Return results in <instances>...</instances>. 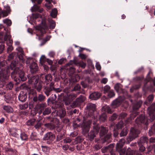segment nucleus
Masks as SVG:
<instances>
[{
  "instance_id": "obj_15",
  "label": "nucleus",
  "mask_w": 155,
  "mask_h": 155,
  "mask_svg": "<svg viewBox=\"0 0 155 155\" xmlns=\"http://www.w3.org/2000/svg\"><path fill=\"white\" fill-rule=\"evenodd\" d=\"M30 69L31 73H34L38 70L37 64L35 62L32 63L30 65Z\"/></svg>"
},
{
  "instance_id": "obj_27",
  "label": "nucleus",
  "mask_w": 155,
  "mask_h": 155,
  "mask_svg": "<svg viewBox=\"0 0 155 155\" xmlns=\"http://www.w3.org/2000/svg\"><path fill=\"white\" fill-rule=\"evenodd\" d=\"M36 120L35 119L33 118L28 120L26 122V124L27 125L32 126L34 124Z\"/></svg>"
},
{
  "instance_id": "obj_35",
  "label": "nucleus",
  "mask_w": 155,
  "mask_h": 155,
  "mask_svg": "<svg viewBox=\"0 0 155 155\" xmlns=\"http://www.w3.org/2000/svg\"><path fill=\"white\" fill-rule=\"evenodd\" d=\"M142 104L141 101H139L136 104L134 105L133 108L134 109H137L140 108Z\"/></svg>"
},
{
  "instance_id": "obj_17",
  "label": "nucleus",
  "mask_w": 155,
  "mask_h": 155,
  "mask_svg": "<svg viewBox=\"0 0 155 155\" xmlns=\"http://www.w3.org/2000/svg\"><path fill=\"white\" fill-rule=\"evenodd\" d=\"M40 62L42 64H43L45 61H47L49 65H51L52 64V61L49 59H46L45 56H42L40 59Z\"/></svg>"
},
{
  "instance_id": "obj_46",
  "label": "nucleus",
  "mask_w": 155,
  "mask_h": 155,
  "mask_svg": "<svg viewBox=\"0 0 155 155\" xmlns=\"http://www.w3.org/2000/svg\"><path fill=\"white\" fill-rule=\"evenodd\" d=\"M127 129H123L122 130L120 133V136H126L127 133Z\"/></svg>"
},
{
  "instance_id": "obj_58",
  "label": "nucleus",
  "mask_w": 155,
  "mask_h": 155,
  "mask_svg": "<svg viewBox=\"0 0 155 155\" xmlns=\"http://www.w3.org/2000/svg\"><path fill=\"white\" fill-rule=\"evenodd\" d=\"M17 50L21 54H23V51L22 48L20 47H18L16 48Z\"/></svg>"
},
{
  "instance_id": "obj_57",
  "label": "nucleus",
  "mask_w": 155,
  "mask_h": 155,
  "mask_svg": "<svg viewBox=\"0 0 155 155\" xmlns=\"http://www.w3.org/2000/svg\"><path fill=\"white\" fill-rule=\"evenodd\" d=\"M63 138V135L62 134H59L57 136L56 139V141H59Z\"/></svg>"
},
{
  "instance_id": "obj_8",
  "label": "nucleus",
  "mask_w": 155,
  "mask_h": 155,
  "mask_svg": "<svg viewBox=\"0 0 155 155\" xmlns=\"http://www.w3.org/2000/svg\"><path fill=\"white\" fill-rule=\"evenodd\" d=\"M48 28V26L45 23V20L42 21L41 25L37 26L36 27V30L40 31L41 34H43L45 32V30Z\"/></svg>"
},
{
  "instance_id": "obj_25",
  "label": "nucleus",
  "mask_w": 155,
  "mask_h": 155,
  "mask_svg": "<svg viewBox=\"0 0 155 155\" xmlns=\"http://www.w3.org/2000/svg\"><path fill=\"white\" fill-rule=\"evenodd\" d=\"M114 88L117 92H119L120 91H121L122 92H124L123 90L121 87L120 84L119 83L116 84L114 86Z\"/></svg>"
},
{
  "instance_id": "obj_28",
  "label": "nucleus",
  "mask_w": 155,
  "mask_h": 155,
  "mask_svg": "<svg viewBox=\"0 0 155 155\" xmlns=\"http://www.w3.org/2000/svg\"><path fill=\"white\" fill-rule=\"evenodd\" d=\"M50 25V28L51 29H53L54 28L55 26V23L52 20L49 19L48 20Z\"/></svg>"
},
{
  "instance_id": "obj_2",
  "label": "nucleus",
  "mask_w": 155,
  "mask_h": 155,
  "mask_svg": "<svg viewBox=\"0 0 155 155\" xmlns=\"http://www.w3.org/2000/svg\"><path fill=\"white\" fill-rule=\"evenodd\" d=\"M39 77L38 76H31L28 78V82L29 84H31L33 87L37 90L38 92H40L42 87V83L38 82Z\"/></svg>"
},
{
  "instance_id": "obj_31",
  "label": "nucleus",
  "mask_w": 155,
  "mask_h": 155,
  "mask_svg": "<svg viewBox=\"0 0 155 155\" xmlns=\"http://www.w3.org/2000/svg\"><path fill=\"white\" fill-rule=\"evenodd\" d=\"M107 115L106 113H103L100 116L99 120L101 121H104L106 119Z\"/></svg>"
},
{
  "instance_id": "obj_29",
  "label": "nucleus",
  "mask_w": 155,
  "mask_h": 155,
  "mask_svg": "<svg viewBox=\"0 0 155 155\" xmlns=\"http://www.w3.org/2000/svg\"><path fill=\"white\" fill-rule=\"evenodd\" d=\"M57 11L56 8L53 9L51 11L50 13L51 16L53 18H55L57 15Z\"/></svg>"
},
{
  "instance_id": "obj_26",
  "label": "nucleus",
  "mask_w": 155,
  "mask_h": 155,
  "mask_svg": "<svg viewBox=\"0 0 155 155\" xmlns=\"http://www.w3.org/2000/svg\"><path fill=\"white\" fill-rule=\"evenodd\" d=\"M154 134H155V123L151 127V129L149 130V135L151 136Z\"/></svg>"
},
{
  "instance_id": "obj_61",
  "label": "nucleus",
  "mask_w": 155,
  "mask_h": 155,
  "mask_svg": "<svg viewBox=\"0 0 155 155\" xmlns=\"http://www.w3.org/2000/svg\"><path fill=\"white\" fill-rule=\"evenodd\" d=\"M105 108L106 109V110L107 111L108 113H111L112 112V111L111 110V109L109 106H106L105 107Z\"/></svg>"
},
{
  "instance_id": "obj_21",
  "label": "nucleus",
  "mask_w": 155,
  "mask_h": 155,
  "mask_svg": "<svg viewBox=\"0 0 155 155\" xmlns=\"http://www.w3.org/2000/svg\"><path fill=\"white\" fill-rule=\"evenodd\" d=\"M148 139L147 136H143L141 137L140 140L138 141V143L139 145L141 144L142 143H147Z\"/></svg>"
},
{
  "instance_id": "obj_43",
  "label": "nucleus",
  "mask_w": 155,
  "mask_h": 155,
  "mask_svg": "<svg viewBox=\"0 0 155 155\" xmlns=\"http://www.w3.org/2000/svg\"><path fill=\"white\" fill-rule=\"evenodd\" d=\"M124 125L123 121H120L117 124H116V127L117 129H120Z\"/></svg>"
},
{
  "instance_id": "obj_22",
  "label": "nucleus",
  "mask_w": 155,
  "mask_h": 155,
  "mask_svg": "<svg viewBox=\"0 0 155 155\" xmlns=\"http://www.w3.org/2000/svg\"><path fill=\"white\" fill-rule=\"evenodd\" d=\"M5 101L7 103H12L13 101V98L10 95H6L5 96Z\"/></svg>"
},
{
  "instance_id": "obj_13",
  "label": "nucleus",
  "mask_w": 155,
  "mask_h": 155,
  "mask_svg": "<svg viewBox=\"0 0 155 155\" xmlns=\"http://www.w3.org/2000/svg\"><path fill=\"white\" fill-rule=\"evenodd\" d=\"M101 94L98 92H95L92 93L89 96V98L93 100H96L100 98Z\"/></svg>"
},
{
  "instance_id": "obj_38",
  "label": "nucleus",
  "mask_w": 155,
  "mask_h": 155,
  "mask_svg": "<svg viewBox=\"0 0 155 155\" xmlns=\"http://www.w3.org/2000/svg\"><path fill=\"white\" fill-rule=\"evenodd\" d=\"M36 122L37 123L35 125L34 127L36 129H38L41 127L43 124L41 122H40L38 120H37Z\"/></svg>"
},
{
  "instance_id": "obj_37",
  "label": "nucleus",
  "mask_w": 155,
  "mask_h": 155,
  "mask_svg": "<svg viewBox=\"0 0 155 155\" xmlns=\"http://www.w3.org/2000/svg\"><path fill=\"white\" fill-rule=\"evenodd\" d=\"M28 106V103H26L22 104H20L19 107L21 110H25L27 109Z\"/></svg>"
},
{
  "instance_id": "obj_55",
  "label": "nucleus",
  "mask_w": 155,
  "mask_h": 155,
  "mask_svg": "<svg viewBox=\"0 0 155 155\" xmlns=\"http://www.w3.org/2000/svg\"><path fill=\"white\" fill-rule=\"evenodd\" d=\"M45 5L48 10L50 9L51 8L52 6L51 4L50 3H46L45 4Z\"/></svg>"
},
{
  "instance_id": "obj_34",
  "label": "nucleus",
  "mask_w": 155,
  "mask_h": 155,
  "mask_svg": "<svg viewBox=\"0 0 155 155\" xmlns=\"http://www.w3.org/2000/svg\"><path fill=\"white\" fill-rule=\"evenodd\" d=\"M74 63L75 64H78V65L83 68H84L86 66V63H84L82 61H80L78 63H77L76 62H75V61H74Z\"/></svg>"
},
{
  "instance_id": "obj_60",
  "label": "nucleus",
  "mask_w": 155,
  "mask_h": 155,
  "mask_svg": "<svg viewBox=\"0 0 155 155\" xmlns=\"http://www.w3.org/2000/svg\"><path fill=\"white\" fill-rule=\"evenodd\" d=\"M127 116V114L125 113H123L119 115V118L121 119H122L124 118Z\"/></svg>"
},
{
  "instance_id": "obj_64",
  "label": "nucleus",
  "mask_w": 155,
  "mask_h": 155,
  "mask_svg": "<svg viewBox=\"0 0 155 155\" xmlns=\"http://www.w3.org/2000/svg\"><path fill=\"white\" fill-rule=\"evenodd\" d=\"M33 17L35 19L39 18L40 17V15L38 13H35L32 14Z\"/></svg>"
},
{
  "instance_id": "obj_3",
  "label": "nucleus",
  "mask_w": 155,
  "mask_h": 155,
  "mask_svg": "<svg viewBox=\"0 0 155 155\" xmlns=\"http://www.w3.org/2000/svg\"><path fill=\"white\" fill-rule=\"evenodd\" d=\"M155 103H153L148 108V112L150 121H153L155 119Z\"/></svg>"
},
{
  "instance_id": "obj_54",
  "label": "nucleus",
  "mask_w": 155,
  "mask_h": 155,
  "mask_svg": "<svg viewBox=\"0 0 155 155\" xmlns=\"http://www.w3.org/2000/svg\"><path fill=\"white\" fill-rule=\"evenodd\" d=\"M51 38V37L50 36H47L46 37V38H45V41H44V43H41L40 44V45L42 46L43 45H44L47 41H48Z\"/></svg>"
},
{
  "instance_id": "obj_47",
  "label": "nucleus",
  "mask_w": 155,
  "mask_h": 155,
  "mask_svg": "<svg viewBox=\"0 0 155 155\" xmlns=\"http://www.w3.org/2000/svg\"><path fill=\"white\" fill-rule=\"evenodd\" d=\"M125 155H133V151L130 148H128L126 151Z\"/></svg>"
},
{
  "instance_id": "obj_7",
  "label": "nucleus",
  "mask_w": 155,
  "mask_h": 155,
  "mask_svg": "<svg viewBox=\"0 0 155 155\" xmlns=\"http://www.w3.org/2000/svg\"><path fill=\"white\" fill-rule=\"evenodd\" d=\"M55 135L51 132H49L45 134L43 138V140H47V143L48 144L52 142L55 138Z\"/></svg>"
},
{
  "instance_id": "obj_39",
  "label": "nucleus",
  "mask_w": 155,
  "mask_h": 155,
  "mask_svg": "<svg viewBox=\"0 0 155 155\" xmlns=\"http://www.w3.org/2000/svg\"><path fill=\"white\" fill-rule=\"evenodd\" d=\"M107 96L109 98H111L115 96V94L113 90H110L107 93Z\"/></svg>"
},
{
  "instance_id": "obj_50",
  "label": "nucleus",
  "mask_w": 155,
  "mask_h": 155,
  "mask_svg": "<svg viewBox=\"0 0 155 155\" xmlns=\"http://www.w3.org/2000/svg\"><path fill=\"white\" fill-rule=\"evenodd\" d=\"M39 6L37 5H34L32 7V10L33 11H37L39 9Z\"/></svg>"
},
{
  "instance_id": "obj_5",
  "label": "nucleus",
  "mask_w": 155,
  "mask_h": 155,
  "mask_svg": "<svg viewBox=\"0 0 155 155\" xmlns=\"http://www.w3.org/2000/svg\"><path fill=\"white\" fill-rule=\"evenodd\" d=\"M93 131H91L88 135V138L91 140H92L95 137V133H98L99 131L100 127L98 125L93 124Z\"/></svg>"
},
{
  "instance_id": "obj_16",
  "label": "nucleus",
  "mask_w": 155,
  "mask_h": 155,
  "mask_svg": "<svg viewBox=\"0 0 155 155\" xmlns=\"http://www.w3.org/2000/svg\"><path fill=\"white\" fill-rule=\"evenodd\" d=\"M86 107L87 109L91 113L93 112L96 110L95 105L91 103L88 104Z\"/></svg>"
},
{
  "instance_id": "obj_32",
  "label": "nucleus",
  "mask_w": 155,
  "mask_h": 155,
  "mask_svg": "<svg viewBox=\"0 0 155 155\" xmlns=\"http://www.w3.org/2000/svg\"><path fill=\"white\" fill-rule=\"evenodd\" d=\"M66 114L65 110L64 109H61L60 110L58 114H59L60 116L61 117H64L65 115Z\"/></svg>"
},
{
  "instance_id": "obj_12",
  "label": "nucleus",
  "mask_w": 155,
  "mask_h": 155,
  "mask_svg": "<svg viewBox=\"0 0 155 155\" xmlns=\"http://www.w3.org/2000/svg\"><path fill=\"white\" fill-rule=\"evenodd\" d=\"M45 97L42 94H39L38 97L35 96L34 97L33 100L34 101L36 102L38 101L41 102L44 101Z\"/></svg>"
},
{
  "instance_id": "obj_52",
  "label": "nucleus",
  "mask_w": 155,
  "mask_h": 155,
  "mask_svg": "<svg viewBox=\"0 0 155 155\" xmlns=\"http://www.w3.org/2000/svg\"><path fill=\"white\" fill-rule=\"evenodd\" d=\"M18 64V61H15L11 63V68L15 67L17 66L16 64Z\"/></svg>"
},
{
  "instance_id": "obj_20",
  "label": "nucleus",
  "mask_w": 155,
  "mask_h": 155,
  "mask_svg": "<svg viewBox=\"0 0 155 155\" xmlns=\"http://www.w3.org/2000/svg\"><path fill=\"white\" fill-rule=\"evenodd\" d=\"M125 142V140L123 139H121L117 143L116 145V149L117 150H119L121 148L124 144Z\"/></svg>"
},
{
  "instance_id": "obj_10",
  "label": "nucleus",
  "mask_w": 155,
  "mask_h": 155,
  "mask_svg": "<svg viewBox=\"0 0 155 155\" xmlns=\"http://www.w3.org/2000/svg\"><path fill=\"white\" fill-rule=\"evenodd\" d=\"M124 100V97L120 96L113 101L111 104V106L113 108H116L120 105L121 102Z\"/></svg>"
},
{
  "instance_id": "obj_4",
  "label": "nucleus",
  "mask_w": 155,
  "mask_h": 155,
  "mask_svg": "<svg viewBox=\"0 0 155 155\" xmlns=\"http://www.w3.org/2000/svg\"><path fill=\"white\" fill-rule=\"evenodd\" d=\"M129 136L128 138V140L129 139L130 141H132L137 137L140 132L139 130L133 127L131 128Z\"/></svg>"
},
{
  "instance_id": "obj_63",
  "label": "nucleus",
  "mask_w": 155,
  "mask_h": 155,
  "mask_svg": "<svg viewBox=\"0 0 155 155\" xmlns=\"http://www.w3.org/2000/svg\"><path fill=\"white\" fill-rule=\"evenodd\" d=\"M96 67L97 70L100 71L101 68V67L100 64L98 62L96 63Z\"/></svg>"
},
{
  "instance_id": "obj_6",
  "label": "nucleus",
  "mask_w": 155,
  "mask_h": 155,
  "mask_svg": "<svg viewBox=\"0 0 155 155\" xmlns=\"http://www.w3.org/2000/svg\"><path fill=\"white\" fill-rule=\"evenodd\" d=\"M10 71L8 68L2 69L0 71V78L2 80L8 79Z\"/></svg>"
},
{
  "instance_id": "obj_18",
  "label": "nucleus",
  "mask_w": 155,
  "mask_h": 155,
  "mask_svg": "<svg viewBox=\"0 0 155 155\" xmlns=\"http://www.w3.org/2000/svg\"><path fill=\"white\" fill-rule=\"evenodd\" d=\"M145 120V116L143 115L140 116L135 120V122L137 124H140L141 123H144Z\"/></svg>"
},
{
  "instance_id": "obj_51",
  "label": "nucleus",
  "mask_w": 155,
  "mask_h": 155,
  "mask_svg": "<svg viewBox=\"0 0 155 155\" xmlns=\"http://www.w3.org/2000/svg\"><path fill=\"white\" fill-rule=\"evenodd\" d=\"M72 140V139L68 137H66L64 140V143H70Z\"/></svg>"
},
{
  "instance_id": "obj_49",
  "label": "nucleus",
  "mask_w": 155,
  "mask_h": 155,
  "mask_svg": "<svg viewBox=\"0 0 155 155\" xmlns=\"http://www.w3.org/2000/svg\"><path fill=\"white\" fill-rule=\"evenodd\" d=\"M110 87L108 85H106L104 88V93L106 94L110 91Z\"/></svg>"
},
{
  "instance_id": "obj_45",
  "label": "nucleus",
  "mask_w": 155,
  "mask_h": 155,
  "mask_svg": "<svg viewBox=\"0 0 155 155\" xmlns=\"http://www.w3.org/2000/svg\"><path fill=\"white\" fill-rule=\"evenodd\" d=\"M13 84L11 82H10L6 86V88L7 90H10L13 87Z\"/></svg>"
},
{
  "instance_id": "obj_40",
  "label": "nucleus",
  "mask_w": 155,
  "mask_h": 155,
  "mask_svg": "<svg viewBox=\"0 0 155 155\" xmlns=\"http://www.w3.org/2000/svg\"><path fill=\"white\" fill-rule=\"evenodd\" d=\"M30 138L32 140L37 139V133L35 132H33L32 133L31 135Z\"/></svg>"
},
{
  "instance_id": "obj_33",
  "label": "nucleus",
  "mask_w": 155,
  "mask_h": 155,
  "mask_svg": "<svg viewBox=\"0 0 155 155\" xmlns=\"http://www.w3.org/2000/svg\"><path fill=\"white\" fill-rule=\"evenodd\" d=\"M51 112V110L50 107H47L43 111V114L44 115H48L50 114Z\"/></svg>"
},
{
  "instance_id": "obj_11",
  "label": "nucleus",
  "mask_w": 155,
  "mask_h": 155,
  "mask_svg": "<svg viewBox=\"0 0 155 155\" xmlns=\"http://www.w3.org/2000/svg\"><path fill=\"white\" fill-rule=\"evenodd\" d=\"M11 12V10L9 6H5L4 9L3 10H2V17H4L7 16L10 14Z\"/></svg>"
},
{
  "instance_id": "obj_23",
  "label": "nucleus",
  "mask_w": 155,
  "mask_h": 155,
  "mask_svg": "<svg viewBox=\"0 0 155 155\" xmlns=\"http://www.w3.org/2000/svg\"><path fill=\"white\" fill-rule=\"evenodd\" d=\"M45 79L46 84H48L51 81L52 79V77L51 74H48L45 76Z\"/></svg>"
},
{
  "instance_id": "obj_41",
  "label": "nucleus",
  "mask_w": 155,
  "mask_h": 155,
  "mask_svg": "<svg viewBox=\"0 0 155 155\" xmlns=\"http://www.w3.org/2000/svg\"><path fill=\"white\" fill-rule=\"evenodd\" d=\"M3 22L6 24L8 26H10L12 25V21L11 20L6 19L3 21Z\"/></svg>"
},
{
  "instance_id": "obj_56",
  "label": "nucleus",
  "mask_w": 155,
  "mask_h": 155,
  "mask_svg": "<svg viewBox=\"0 0 155 155\" xmlns=\"http://www.w3.org/2000/svg\"><path fill=\"white\" fill-rule=\"evenodd\" d=\"M149 102L152 101L153 99V95H150L147 98Z\"/></svg>"
},
{
  "instance_id": "obj_44",
  "label": "nucleus",
  "mask_w": 155,
  "mask_h": 155,
  "mask_svg": "<svg viewBox=\"0 0 155 155\" xmlns=\"http://www.w3.org/2000/svg\"><path fill=\"white\" fill-rule=\"evenodd\" d=\"M20 137L22 140H26L28 138L27 135L24 133H23L21 134Z\"/></svg>"
},
{
  "instance_id": "obj_30",
  "label": "nucleus",
  "mask_w": 155,
  "mask_h": 155,
  "mask_svg": "<svg viewBox=\"0 0 155 155\" xmlns=\"http://www.w3.org/2000/svg\"><path fill=\"white\" fill-rule=\"evenodd\" d=\"M107 132V130L103 127H101L100 132V134L101 136L104 135Z\"/></svg>"
},
{
  "instance_id": "obj_53",
  "label": "nucleus",
  "mask_w": 155,
  "mask_h": 155,
  "mask_svg": "<svg viewBox=\"0 0 155 155\" xmlns=\"http://www.w3.org/2000/svg\"><path fill=\"white\" fill-rule=\"evenodd\" d=\"M126 149H123L120 150V149L118 150H120V155H125V153L126 151Z\"/></svg>"
},
{
  "instance_id": "obj_24",
  "label": "nucleus",
  "mask_w": 155,
  "mask_h": 155,
  "mask_svg": "<svg viewBox=\"0 0 155 155\" xmlns=\"http://www.w3.org/2000/svg\"><path fill=\"white\" fill-rule=\"evenodd\" d=\"M3 108L7 113H11L13 110L12 108L9 106H4Z\"/></svg>"
},
{
  "instance_id": "obj_42",
  "label": "nucleus",
  "mask_w": 155,
  "mask_h": 155,
  "mask_svg": "<svg viewBox=\"0 0 155 155\" xmlns=\"http://www.w3.org/2000/svg\"><path fill=\"white\" fill-rule=\"evenodd\" d=\"M63 105L64 104L62 103L59 102L56 103L55 107L56 108H62Z\"/></svg>"
},
{
  "instance_id": "obj_48",
  "label": "nucleus",
  "mask_w": 155,
  "mask_h": 155,
  "mask_svg": "<svg viewBox=\"0 0 155 155\" xmlns=\"http://www.w3.org/2000/svg\"><path fill=\"white\" fill-rule=\"evenodd\" d=\"M84 100V97L81 95L77 99L76 101H78L79 103H81Z\"/></svg>"
},
{
  "instance_id": "obj_14",
  "label": "nucleus",
  "mask_w": 155,
  "mask_h": 155,
  "mask_svg": "<svg viewBox=\"0 0 155 155\" xmlns=\"http://www.w3.org/2000/svg\"><path fill=\"white\" fill-rule=\"evenodd\" d=\"M27 97L26 93L23 91H21L19 95L18 98L20 101L22 102H24L26 100Z\"/></svg>"
},
{
  "instance_id": "obj_62",
  "label": "nucleus",
  "mask_w": 155,
  "mask_h": 155,
  "mask_svg": "<svg viewBox=\"0 0 155 155\" xmlns=\"http://www.w3.org/2000/svg\"><path fill=\"white\" fill-rule=\"evenodd\" d=\"M101 147H102L101 145H100L99 144H96L94 147V148L96 150H97L100 149Z\"/></svg>"
},
{
  "instance_id": "obj_9",
  "label": "nucleus",
  "mask_w": 155,
  "mask_h": 155,
  "mask_svg": "<svg viewBox=\"0 0 155 155\" xmlns=\"http://www.w3.org/2000/svg\"><path fill=\"white\" fill-rule=\"evenodd\" d=\"M91 121L89 120L87 123L84 122L81 125V126L82 128L83 132L84 134L87 133L90 130V125L91 124Z\"/></svg>"
},
{
  "instance_id": "obj_19",
  "label": "nucleus",
  "mask_w": 155,
  "mask_h": 155,
  "mask_svg": "<svg viewBox=\"0 0 155 155\" xmlns=\"http://www.w3.org/2000/svg\"><path fill=\"white\" fill-rule=\"evenodd\" d=\"M44 92L45 94L48 96L50 94V92L52 90L56 91V89L54 87H45L44 89Z\"/></svg>"
},
{
  "instance_id": "obj_36",
  "label": "nucleus",
  "mask_w": 155,
  "mask_h": 155,
  "mask_svg": "<svg viewBox=\"0 0 155 155\" xmlns=\"http://www.w3.org/2000/svg\"><path fill=\"white\" fill-rule=\"evenodd\" d=\"M39 106L41 110L39 111V113L41 114L42 112L43 109L47 107V104L45 103H42L40 104Z\"/></svg>"
},
{
  "instance_id": "obj_1",
  "label": "nucleus",
  "mask_w": 155,
  "mask_h": 155,
  "mask_svg": "<svg viewBox=\"0 0 155 155\" xmlns=\"http://www.w3.org/2000/svg\"><path fill=\"white\" fill-rule=\"evenodd\" d=\"M20 68V69L18 67L15 68L11 74L12 78L17 83L20 82V80L23 81L26 79V78L24 75V73L21 70L22 68V65H21Z\"/></svg>"
},
{
  "instance_id": "obj_59",
  "label": "nucleus",
  "mask_w": 155,
  "mask_h": 155,
  "mask_svg": "<svg viewBox=\"0 0 155 155\" xmlns=\"http://www.w3.org/2000/svg\"><path fill=\"white\" fill-rule=\"evenodd\" d=\"M64 101L65 102V104L66 105H68L70 104L71 101L69 100L68 98H66L64 100Z\"/></svg>"
}]
</instances>
